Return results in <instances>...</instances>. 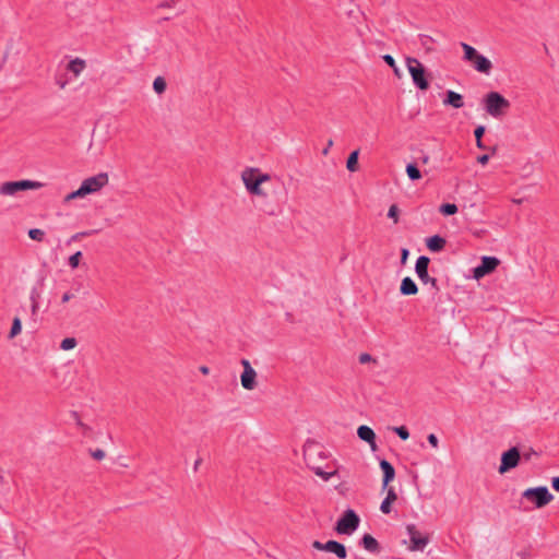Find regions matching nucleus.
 <instances>
[{
	"instance_id": "27",
	"label": "nucleus",
	"mask_w": 559,
	"mask_h": 559,
	"mask_svg": "<svg viewBox=\"0 0 559 559\" xmlns=\"http://www.w3.org/2000/svg\"><path fill=\"white\" fill-rule=\"evenodd\" d=\"M21 330H22V322H21L20 318L15 317L13 319V322H12V326H11V331L9 333V337L10 338L15 337L17 334L21 333Z\"/></svg>"
},
{
	"instance_id": "28",
	"label": "nucleus",
	"mask_w": 559,
	"mask_h": 559,
	"mask_svg": "<svg viewBox=\"0 0 559 559\" xmlns=\"http://www.w3.org/2000/svg\"><path fill=\"white\" fill-rule=\"evenodd\" d=\"M28 237L35 241H43L45 238V231L39 228H32L28 230Z\"/></svg>"
},
{
	"instance_id": "51",
	"label": "nucleus",
	"mask_w": 559,
	"mask_h": 559,
	"mask_svg": "<svg viewBox=\"0 0 559 559\" xmlns=\"http://www.w3.org/2000/svg\"><path fill=\"white\" fill-rule=\"evenodd\" d=\"M76 424H78L79 427H81L84 430L88 429V427L85 424H83L80 419H78Z\"/></svg>"
},
{
	"instance_id": "1",
	"label": "nucleus",
	"mask_w": 559,
	"mask_h": 559,
	"mask_svg": "<svg viewBox=\"0 0 559 559\" xmlns=\"http://www.w3.org/2000/svg\"><path fill=\"white\" fill-rule=\"evenodd\" d=\"M272 179L271 175L267 173H262L260 168L257 167H247L241 173V180L245 185L246 190L249 194L262 198L264 201L261 204L260 209L267 215L274 216L277 211L276 207L271 204L267 199L266 191L262 188V183L267 182Z\"/></svg>"
},
{
	"instance_id": "7",
	"label": "nucleus",
	"mask_w": 559,
	"mask_h": 559,
	"mask_svg": "<svg viewBox=\"0 0 559 559\" xmlns=\"http://www.w3.org/2000/svg\"><path fill=\"white\" fill-rule=\"evenodd\" d=\"M522 496L528 501H532L538 509L545 507L554 499L552 493H550L545 486L528 488L523 491Z\"/></svg>"
},
{
	"instance_id": "10",
	"label": "nucleus",
	"mask_w": 559,
	"mask_h": 559,
	"mask_svg": "<svg viewBox=\"0 0 559 559\" xmlns=\"http://www.w3.org/2000/svg\"><path fill=\"white\" fill-rule=\"evenodd\" d=\"M108 183V175L106 173H99L96 176H92L83 180L82 192L85 191L86 195L99 191Z\"/></svg>"
},
{
	"instance_id": "26",
	"label": "nucleus",
	"mask_w": 559,
	"mask_h": 559,
	"mask_svg": "<svg viewBox=\"0 0 559 559\" xmlns=\"http://www.w3.org/2000/svg\"><path fill=\"white\" fill-rule=\"evenodd\" d=\"M439 211L441 214L450 216L457 213V206L453 203H444L439 207Z\"/></svg>"
},
{
	"instance_id": "3",
	"label": "nucleus",
	"mask_w": 559,
	"mask_h": 559,
	"mask_svg": "<svg viewBox=\"0 0 559 559\" xmlns=\"http://www.w3.org/2000/svg\"><path fill=\"white\" fill-rule=\"evenodd\" d=\"M461 46L464 50V59L471 62L476 71L484 74L490 73L492 63L488 58L480 55L474 47L466 43H461Z\"/></svg>"
},
{
	"instance_id": "36",
	"label": "nucleus",
	"mask_w": 559,
	"mask_h": 559,
	"mask_svg": "<svg viewBox=\"0 0 559 559\" xmlns=\"http://www.w3.org/2000/svg\"><path fill=\"white\" fill-rule=\"evenodd\" d=\"M93 459L100 461L106 456V453L102 449H95L90 451Z\"/></svg>"
},
{
	"instance_id": "52",
	"label": "nucleus",
	"mask_w": 559,
	"mask_h": 559,
	"mask_svg": "<svg viewBox=\"0 0 559 559\" xmlns=\"http://www.w3.org/2000/svg\"><path fill=\"white\" fill-rule=\"evenodd\" d=\"M57 84L59 85L60 88H64L67 85V82L66 81H57Z\"/></svg>"
},
{
	"instance_id": "11",
	"label": "nucleus",
	"mask_w": 559,
	"mask_h": 559,
	"mask_svg": "<svg viewBox=\"0 0 559 559\" xmlns=\"http://www.w3.org/2000/svg\"><path fill=\"white\" fill-rule=\"evenodd\" d=\"M521 455L518 448L513 447L501 455V464L499 466V473L503 474L518 466Z\"/></svg>"
},
{
	"instance_id": "49",
	"label": "nucleus",
	"mask_w": 559,
	"mask_h": 559,
	"mask_svg": "<svg viewBox=\"0 0 559 559\" xmlns=\"http://www.w3.org/2000/svg\"><path fill=\"white\" fill-rule=\"evenodd\" d=\"M199 370H200V372H201V373H203V374H209V372H210V369H209V367H206V366H201V367L199 368Z\"/></svg>"
},
{
	"instance_id": "31",
	"label": "nucleus",
	"mask_w": 559,
	"mask_h": 559,
	"mask_svg": "<svg viewBox=\"0 0 559 559\" xmlns=\"http://www.w3.org/2000/svg\"><path fill=\"white\" fill-rule=\"evenodd\" d=\"M393 430L402 440L409 438L408 429L405 426L394 427Z\"/></svg>"
},
{
	"instance_id": "34",
	"label": "nucleus",
	"mask_w": 559,
	"mask_h": 559,
	"mask_svg": "<svg viewBox=\"0 0 559 559\" xmlns=\"http://www.w3.org/2000/svg\"><path fill=\"white\" fill-rule=\"evenodd\" d=\"M85 195H86V193H85V191H83V192H82V186H81L78 190H75V191H73V192L69 193V194L66 197L64 201H66V202H69V201H71V200H73V199L83 198V197H85Z\"/></svg>"
},
{
	"instance_id": "50",
	"label": "nucleus",
	"mask_w": 559,
	"mask_h": 559,
	"mask_svg": "<svg viewBox=\"0 0 559 559\" xmlns=\"http://www.w3.org/2000/svg\"><path fill=\"white\" fill-rule=\"evenodd\" d=\"M201 463H202V459H200V457H199V459L194 462L193 469H194V471H198V468H199V466H200V464H201Z\"/></svg>"
},
{
	"instance_id": "30",
	"label": "nucleus",
	"mask_w": 559,
	"mask_h": 559,
	"mask_svg": "<svg viewBox=\"0 0 559 559\" xmlns=\"http://www.w3.org/2000/svg\"><path fill=\"white\" fill-rule=\"evenodd\" d=\"M81 258H82L81 251H76L75 253L70 255L69 265L71 266V269H76L79 266Z\"/></svg>"
},
{
	"instance_id": "38",
	"label": "nucleus",
	"mask_w": 559,
	"mask_h": 559,
	"mask_svg": "<svg viewBox=\"0 0 559 559\" xmlns=\"http://www.w3.org/2000/svg\"><path fill=\"white\" fill-rule=\"evenodd\" d=\"M427 440L432 448L437 449L439 447V440L435 433L428 435Z\"/></svg>"
},
{
	"instance_id": "5",
	"label": "nucleus",
	"mask_w": 559,
	"mask_h": 559,
	"mask_svg": "<svg viewBox=\"0 0 559 559\" xmlns=\"http://www.w3.org/2000/svg\"><path fill=\"white\" fill-rule=\"evenodd\" d=\"M359 523V515L353 509H347L337 520L334 530L340 535H352L358 528Z\"/></svg>"
},
{
	"instance_id": "33",
	"label": "nucleus",
	"mask_w": 559,
	"mask_h": 559,
	"mask_svg": "<svg viewBox=\"0 0 559 559\" xmlns=\"http://www.w3.org/2000/svg\"><path fill=\"white\" fill-rule=\"evenodd\" d=\"M314 474L320 476L323 480H329L336 472H324L321 467L313 468Z\"/></svg>"
},
{
	"instance_id": "47",
	"label": "nucleus",
	"mask_w": 559,
	"mask_h": 559,
	"mask_svg": "<svg viewBox=\"0 0 559 559\" xmlns=\"http://www.w3.org/2000/svg\"><path fill=\"white\" fill-rule=\"evenodd\" d=\"M71 298H72V294L64 293L61 300H62V302H68Z\"/></svg>"
},
{
	"instance_id": "55",
	"label": "nucleus",
	"mask_w": 559,
	"mask_h": 559,
	"mask_svg": "<svg viewBox=\"0 0 559 559\" xmlns=\"http://www.w3.org/2000/svg\"><path fill=\"white\" fill-rule=\"evenodd\" d=\"M393 71H394L395 75L400 76V70H399L397 66H395V69H393Z\"/></svg>"
},
{
	"instance_id": "46",
	"label": "nucleus",
	"mask_w": 559,
	"mask_h": 559,
	"mask_svg": "<svg viewBox=\"0 0 559 559\" xmlns=\"http://www.w3.org/2000/svg\"><path fill=\"white\" fill-rule=\"evenodd\" d=\"M551 486L556 491H559V476L552 478Z\"/></svg>"
},
{
	"instance_id": "18",
	"label": "nucleus",
	"mask_w": 559,
	"mask_h": 559,
	"mask_svg": "<svg viewBox=\"0 0 559 559\" xmlns=\"http://www.w3.org/2000/svg\"><path fill=\"white\" fill-rule=\"evenodd\" d=\"M360 545L369 552L378 554L381 550L378 540L370 534H365L360 539Z\"/></svg>"
},
{
	"instance_id": "39",
	"label": "nucleus",
	"mask_w": 559,
	"mask_h": 559,
	"mask_svg": "<svg viewBox=\"0 0 559 559\" xmlns=\"http://www.w3.org/2000/svg\"><path fill=\"white\" fill-rule=\"evenodd\" d=\"M370 361H376L370 354L362 353V354L359 355V362L360 364H367V362H370Z\"/></svg>"
},
{
	"instance_id": "17",
	"label": "nucleus",
	"mask_w": 559,
	"mask_h": 559,
	"mask_svg": "<svg viewBox=\"0 0 559 559\" xmlns=\"http://www.w3.org/2000/svg\"><path fill=\"white\" fill-rule=\"evenodd\" d=\"M443 104L460 109L464 106L463 96L454 91H448Z\"/></svg>"
},
{
	"instance_id": "48",
	"label": "nucleus",
	"mask_w": 559,
	"mask_h": 559,
	"mask_svg": "<svg viewBox=\"0 0 559 559\" xmlns=\"http://www.w3.org/2000/svg\"><path fill=\"white\" fill-rule=\"evenodd\" d=\"M38 302H32V313L33 316H35L37 313V310H38Z\"/></svg>"
},
{
	"instance_id": "14",
	"label": "nucleus",
	"mask_w": 559,
	"mask_h": 559,
	"mask_svg": "<svg viewBox=\"0 0 559 559\" xmlns=\"http://www.w3.org/2000/svg\"><path fill=\"white\" fill-rule=\"evenodd\" d=\"M407 533L411 539L409 549L413 551L424 550L429 539L427 536H423L416 528L415 524H408L406 526Z\"/></svg>"
},
{
	"instance_id": "19",
	"label": "nucleus",
	"mask_w": 559,
	"mask_h": 559,
	"mask_svg": "<svg viewBox=\"0 0 559 559\" xmlns=\"http://www.w3.org/2000/svg\"><path fill=\"white\" fill-rule=\"evenodd\" d=\"M400 292L404 296L416 295L418 292V287L416 283L411 277L407 276L402 280Z\"/></svg>"
},
{
	"instance_id": "16",
	"label": "nucleus",
	"mask_w": 559,
	"mask_h": 559,
	"mask_svg": "<svg viewBox=\"0 0 559 559\" xmlns=\"http://www.w3.org/2000/svg\"><path fill=\"white\" fill-rule=\"evenodd\" d=\"M380 468L383 472L382 487L386 488L388 485L394 479L395 469L393 465L386 460L380 461Z\"/></svg>"
},
{
	"instance_id": "45",
	"label": "nucleus",
	"mask_w": 559,
	"mask_h": 559,
	"mask_svg": "<svg viewBox=\"0 0 559 559\" xmlns=\"http://www.w3.org/2000/svg\"><path fill=\"white\" fill-rule=\"evenodd\" d=\"M176 0H165L159 4L162 8H171L175 4Z\"/></svg>"
},
{
	"instance_id": "12",
	"label": "nucleus",
	"mask_w": 559,
	"mask_h": 559,
	"mask_svg": "<svg viewBox=\"0 0 559 559\" xmlns=\"http://www.w3.org/2000/svg\"><path fill=\"white\" fill-rule=\"evenodd\" d=\"M499 264L500 260L496 257H483L481 263L473 270L474 278H483L487 274L493 272Z\"/></svg>"
},
{
	"instance_id": "15",
	"label": "nucleus",
	"mask_w": 559,
	"mask_h": 559,
	"mask_svg": "<svg viewBox=\"0 0 559 559\" xmlns=\"http://www.w3.org/2000/svg\"><path fill=\"white\" fill-rule=\"evenodd\" d=\"M357 436L360 440L367 442L372 451L377 449L376 433L370 427L366 425L359 426L357 429Z\"/></svg>"
},
{
	"instance_id": "2",
	"label": "nucleus",
	"mask_w": 559,
	"mask_h": 559,
	"mask_svg": "<svg viewBox=\"0 0 559 559\" xmlns=\"http://www.w3.org/2000/svg\"><path fill=\"white\" fill-rule=\"evenodd\" d=\"M486 112L493 118L502 117L510 108V102L498 92H489L483 98Z\"/></svg>"
},
{
	"instance_id": "35",
	"label": "nucleus",
	"mask_w": 559,
	"mask_h": 559,
	"mask_svg": "<svg viewBox=\"0 0 559 559\" xmlns=\"http://www.w3.org/2000/svg\"><path fill=\"white\" fill-rule=\"evenodd\" d=\"M388 217L392 218L394 223L399 222V207L396 204H392L388 212Z\"/></svg>"
},
{
	"instance_id": "40",
	"label": "nucleus",
	"mask_w": 559,
	"mask_h": 559,
	"mask_svg": "<svg viewBox=\"0 0 559 559\" xmlns=\"http://www.w3.org/2000/svg\"><path fill=\"white\" fill-rule=\"evenodd\" d=\"M382 59L384 60V62H385L389 67H391L392 69H395L396 63H395L394 58H393L391 55H384V56L382 57Z\"/></svg>"
},
{
	"instance_id": "41",
	"label": "nucleus",
	"mask_w": 559,
	"mask_h": 559,
	"mask_svg": "<svg viewBox=\"0 0 559 559\" xmlns=\"http://www.w3.org/2000/svg\"><path fill=\"white\" fill-rule=\"evenodd\" d=\"M40 294L38 292L37 288H33L32 292H31V301L32 302H38V298H39Z\"/></svg>"
},
{
	"instance_id": "9",
	"label": "nucleus",
	"mask_w": 559,
	"mask_h": 559,
	"mask_svg": "<svg viewBox=\"0 0 559 559\" xmlns=\"http://www.w3.org/2000/svg\"><path fill=\"white\" fill-rule=\"evenodd\" d=\"M312 547L317 550L332 552L338 559H346L347 557L346 547L337 540H328L326 543L314 540Z\"/></svg>"
},
{
	"instance_id": "23",
	"label": "nucleus",
	"mask_w": 559,
	"mask_h": 559,
	"mask_svg": "<svg viewBox=\"0 0 559 559\" xmlns=\"http://www.w3.org/2000/svg\"><path fill=\"white\" fill-rule=\"evenodd\" d=\"M358 156H359V151L358 150H355L353 151L348 158H347V162H346V167L349 171L354 173V171H357L358 170Z\"/></svg>"
},
{
	"instance_id": "29",
	"label": "nucleus",
	"mask_w": 559,
	"mask_h": 559,
	"mask_svg": "<svg viewBox=\"0 0 559 559\" xmlns=\"http://www.w3.org/2000/svg\"><path fill=\"white\" fill-rule=\"evenodd\" d=\"M76 346V340L74 337H66L62 340L60 347L63 350H70Z\"/></svg>"
},
{
	"instance_id": "22",
	"label": "nucleus",
	"mask_w": 559,
	"mask_h": 559,
	"mask_svg": "<svg viewBox=\"0 0 559 559\" xmlns=\"http://www.w3.org/2000/svg\"><path fill=\"white\" fill-rule=\"evenodd\" d=\"M85 61L83 59H80V58H75L73 60H71L69 63H68V70L70 72H72L75 76H79L81 74V72L85 69Z\"/></svg>"
},
{
	"instance_id": "13",
	"label": "nucleus",
	"mask_w": 559,
	"mask_h": 559,
	"mask_svg": "<svg viewBox=\"0 0 559 559\" xmlns=\"http://www.w3.org/2000/svg\"><path fill=\"white\" fill-rule=\"evenodd\" d=\"M241 365L243 367V371L240 376L241 385L246 390H253L257 385V382H255L257 372L251 367V364L248 359H242Z\"/></svg>"
},
{
	"instance_id": "21",
	"label": "nucleus",
	"mask_w": 559,
	"mask_h": 559,
	"mask_svg": "<svg viewBox=\"0 0 559 559\" xmlns=\"http://www.w3.org/2000/svg\"><path fill=\"white\" fill-rule=\"evenodd\" d=\"M397 499V495L393 488L388 490L386 497L382 501L380 506V510L384 514H389L391 512V504Z\"/></svg>"
},
{
	"instance_id": "44",
	"label": "nucleus",
	"mask_w": 559,
	"mask_h": 559,
	"mask_svg": "<svg viewBox=\"0 0 559 559\" xmlns=\"http://www.w3.org/2000/svg\"><path fill=\"white\" fill-rule=\"evenodd\" d=\"M333 146V140H329L325 147L322 151V154L326 156L329 154L330 148Z\"/></svg>"
},
{
	"instance_id": "54",
	"label": "nucleus",
	"mask_w": 559,
	"mask_h": 559,
	"mask_svg": "<svg viewBox=\"0 0 559 559\" xmlns=\"http://www.w3.org/2000/svg\"><path fill=\"white\" fill-rule=\"evenodd\" d=\"M421 162H423L424 164H427V163L429 162V156H428V155L423 156V157H421Z\"/></svg>"
},
{
	"instance_id": "37",
	"label": "nucleus",
	"mask_w": 559,
	"mask_h": 559,
	"mask_svg": "<svg viewBox=\"0 0 559 559\" xmlns=\"http://www.w3.org/2000/svg\"><path fill=\"white\" fill-rule=\"evenodd\" d=\"M485 131H486V128L484 126H478L474 130V135H475L476 142H479V139L483 138V135L485 134Z\"/></svg>"
},
{
	"instance_id": "42",
	"label": "nucleus",
	"mask_w": 559,
	"mask_h": 559,
	"mask_svg": "<svg viewBox=\"0 0 559 559\" xmlns=\"http://www.w3.org/2000/svg\"><path fill=\"white\" fill-rule=\"evenodd\" d=\"M408 254H409L408 249L403 248V249L401 250V263H402V264H405V263H406L407 258H408Z\"/></svg>"
},
{
	"instance_id": "43",
	"label": "nucleus",
	"mask_w": 559,
	"mask_h": 559,
	"mask_svg": "<svg viewBox=\"0 0 559 559\" xmlns=\"http://www.w3.org/2000/svg\"><path fill=\"white\" fill-rule=\"evenodd\" d=\"M489 160V155L488 154H484V155H479L477 157V162L481 165H486Z\"/></svg>"
},
{
	"instance_id": "6",
	"label": "nucleus",
	"mask_w": 559,
	"mask_h": 559,
	"mask_svg": "<svg viewBox=\"0 0 559 559\" xmlns=\"http://www.w3.org/2000/svg\"><path fill=\"white\" fill-rule=\"evenodd\" d=\"M45 183L33 180H19V181H7L0 186L1 195H14L20 191L25 190H38L43 188Z\"/></svg>"
},
{
	"instance_id": "4",
	"label": "nucleus",
	"mask_w": 559,
	"mask_h": 559,
	"mask_svg": "<svg viewBox=\"0 0 559 559\" xmlns=\"http://www.w3.org/2000/svg\"><path fill=\"white\" fill-rule=\"evenodd\" d=\"M406 66L414 85L420 91H427L430 86L425 67L413 57L406 58Z\"/></svg>"
},
{
	"instance_id": "24",
	"label": "nucleus",
	"mask_w": 559,
	"mask_h": 559,
	"mask_svg": "<svg viewBox=\"0 0 559 559\" xmlns=\"http://www.w3.org/2000/svg\"><path fill=\"white\" fill-rule=\"evenodd\" d=\"M406 174L412 181L419 180L423 177L415 163H409L406 165Z\"/></svg>"
},
{
	"instance_id": "53",
	"label": "nucleus",
	"mask_w": 559,
	"mask_h": 559,
	"mask_svg": "<svg viewBox=\"0 0 559 559\" xmlns=\"http://www.w3.org/2000/svg\"><path fill=\"white\" fill-rule=\"evenodd\" d=\"M476 146H477L478 148H481V150H484V148H485V145L483 144V140H481V139H479V142H476Z\"/></svg>"
},
{
	"instance_id": "32",
	"label": "nucleus",
	"mask_w": 559,
	"mask_h": 559,
	"mask_svg": "<svg viewBox=\"0 0 559 559\" xmlns=\"http://www.w3.org/2000/svg\"><path fill=\"white\" fill-rule=\"evenodd\" d=\"M96 233V230H87V231H80L71 236L69 239V243L72 241H78L82 239L83 237L92 236Z\"/></svg>"
},
{
	"instance_id": "20",
	"label": "nucleus",
	"mask_w": 559,
	"mask_h": 559,
	"mask_svg": "<svg viewBox=\"0 0 559 559\" xmlns=\"http://www.w3.org/2000/svg\"><path fill=\"white\" fill-rule=\"evenodd\" d=\"M445 243V239L439 235H435L428 238L426 242L427 248L432 252L441 251L444 248Z\"/></svg>"
},
{
	"instance_id": "8",
	"label": "nucleus",
	"mask_w": 559,
	"mask_h": 559,
	"mask_svg": "<svg viewBox=\"0 0 559 559\" xmlns=\"http://www.w3.org/2000/svg\"><path fill=\"white\" fill-rule=\"evenodd\" d=\"M430 263V259L426 255H420L415 265L416 274L423 284H430L437 292L439 290L437 278L429 276L428 274V265Z\"/></svg>"
},
{
	"instance_id": "25",
	"label": "nucleus",
	"mask_w": 559,
	"mask_h": 559,
	"mask_svg": "<svg viewBox=\"0 0 559 559\" xmlns=\"http://www.w3.org/2000/svg\"><path fill=\"white\" fill-rule=\"evenodd\" d=\"M166 87H167V84L163 76L155 78V80L153 82V90L157 94H163L166 91Z\"/></svg>"
}]
</instances>
